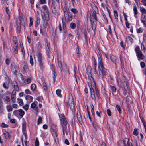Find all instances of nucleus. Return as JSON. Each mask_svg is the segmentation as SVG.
<instances>
[{"label": "nucleus", "mask_w": 146, "mask_h": 146, "mask_svg": "<svg viewBox=\"0 0 146 146\" xmlns=\"http://www.w3.org/2000/svg\"><path fill=\"white\" fill-rule=\"evenodd\" d=\"M98 69L99 72V74L97 72L96 73L98 76H99L100 74L101 73L103 77H104L107 75V70L106 69L104 66L103 62V60L100 54H98Z\"/></svg>", "instance_id": "obj_1"}, {"label": "nucleus", "mask_w": 146, "mask_h": 146, "mask_svg": "<svg viewBox=\"0 0 146 146\" xmlns=\"http://www.w3.org/2000/svg\"><path fill=\"white\" fill-rule=\"evenodd\" d=\"M26 19L24 16L22 14L19 15L18 19L16 21V24L17 26L18 29H21L20 25L25 27L26 25Z\"/></svg>", "instance_id": "obj_2"}, {"label": "nucleus", "mask_w": 146, "mask_h": 146, "mask_svg": "<svg viewBox=\"0 0 146 146\" xmlns=\"http://www.w3.org/2000/svg\"><path fill=\"white\" fill-rule=\"evenodd\" d=\"M37 56L39 66L40 67V69L42 70L44 67L43 57H42L41 54L40 53H38L37 54Z\"/></svg>", "instance_id": "obj_3"}, {"label": "nucleus", "mask_w": 146, "mask_h": 146, "mask_svg": "<svg viewBox=\"0 0 146 146\" xmlns=\"http://www.w3.org/2000/svg\"><path fill=\"white\" fill-rule=\"evenodd\" d=\"M60 120L61 121V123L62 125V129L63 132V135H64V130L65 127L64 126H66L67 123V121L65 118L64 115L63 114H61L59 115Z\"/></svg>", "instance_id": "obj_4"}, {"label": "nucleus", "mask_w": 146, "mask_h": 146, "mask_svg": "<svg viewBox=\"0 0 146 146\" xmlns=\"http://www.w3.org/2000/svg\"><path fill=\"white\" fill-rule=\"evenodd\" d=\"M25 113V112L21 109L15 110L13 112V114L15 115L20 118L23 117Z\"/></svg>", "instance_id": "obj_5"}, {"label": "nucleus", "mask_w": 146, "mask_h": 146, "mask_svg": "<svg viewBox=\"0 0 146 146\" xmlns=\"http://www.w3.org/2000/svg\"><path fill=\"white\" fill-rule=\"evenodd\" d=\"M13 43L14 50L15 53L17 54L18 53L19 46L17 38L16 36H13Z\"/></svg>", "instance_id": "obj_6"}, {"label": "nucleus", "mask_w": 146, "mask_h": 146, "mask_svg": "<svg viewBox=\"0 0 146 146\" xmlns=\"http://www.w3.org/2000/svg\"><path fill=\"white\" fill-rule=\"evenodd\" d=\"M87 82L89 88H92V86H94L96 85L95 82L92 76L89 77L88 79V80Z\"/></svg>", "instance_id": "obj_7"}, {"label": "nucleus", "mask_w": 146, "mask_h": 146, "mask_svg": "<svg viewBox=\"0 0 146 146\" xmlns=\"http://www.w3.org/2000/svg\"><path fill=\"white\" fill-rule=\"evenodd\" d=\"M26 123L25 122H23L22 124V131L23 134L25 136V138H27V134L26 131Z\"/></svg>", "instance_id": "obj_8"}, {"label": "nucleus", "mask_w": 146, "mask_h": 146, "mask_svg": "<svg viewBox=\"0 0 146 146\" xmlns=\"http://www.w3.org/2000/svg\"><path fill=\"white\" fill-rule=\"evenodd\" d=\"M52 127V128L51 130V133L54 137H57V134L56 126L53 125Z\"/></svg>", "instance_id": "obj_9"}, {"label": "nucleus", "mask_w": 146, "mask_h": 146, "mask_svg": "<svg viewBox=\"0 0 146 146\" xmlns=\"http://www.w3.org/2000/svg\"><path fill=\"white\" fill-rule=\"evenodd\" d=\"M129 141V139L127 138H125L123 141L119 142V146H126L127 143Z\"/></svg>", "instance_id": "obj_10"}, {"label": "nucleus", "mask_w": 146, "mask_h": 146, "mask_svg": "<svg viewBox=\"0 0 146 146\" xmlns=\"http://www.w3.org/2000/svg\"><path fill=\"white\" fill-rule=\"evenodd\" d=\"M11 69L12 72L15 74H16L18 68L17 66L14 64H11Z\"/></svg>", "instance_id": "obj_11"}, {"label": "nucleus", "mask_w": 146, "mask_h": 146, "mask_svg": "<svg viewBox=\"0 0 146 146\" xmlns=\"http://www.w3.org/2000/svg\"><path fill=\"white\" fill-rule=\"evenodd\" d=\"M72 100H73V99H71L70 100V99H69V106L70 109L72 111H74L75 110V106L74 104V102L72 101Z\"/></svg>", "instance_id": "obj_12"}, {"label": "nucleus", "mask_w": 146, "mask_h": 146, "mask_svg": "<svg viewBox=\"0 0 146 146\" xmlns=\"http://www.w3.org/2000/svg\"><path fill=\"white\" fill-rule=\"evenodd\" d=\"M57 60H58V67L60 68L61 71H62L63 70V67L64 65L62 64V62L60 60V58L58 56V54H57Z\"/></svg>", "instance_id": "obj_13"}, {"label": "nucleus", "mask_w": 146, "mask_h": 146, "mask_svg": "<svg viewBox=\"0 0 146 146\" xmlns=\"http://www.w3.org/2000/svg\"><path fill=\"white\" fill-rule=\"evenodd\" d=\"M42 17L43 20L45 21H47L49 19V13H42Z\"/></svg>", "instance_id": "obj_14"}, {"label": "nucleus", "mask_w": 146, "mask_h": 146, "mask_svg": "<svg viewBox=\"0 0 146 146\" xmlns=\"http://www.w3.org/2000/svg\"><path fill=\"white\" fill-rule=\"evenodd\" d=\"M36 102L37 104V102L36 101H35L34 102H33L31 104V108L35 110L37 112H38L39 111L38 109V107H36Z\"/></svg>", "instance_id": "obj_15"}, {"label": "nucleus", "mask_w": 146, "mask_h": 146, "mask_svg": "<svg viewBox=\"0 0 146 146\" xmlns=\"http://www.w3.org/2000/svg\"><path fill=\"white\" fill-rule=\"evenodd\" d=\"M77 117L78 120L80 124H82V120L81 115V114L80 111H78V112L77 115Z\"/></svg>", "instance_id": "obj_16"}, {"label": "nucleus", "mask_w": 146, "mask_h": 146, "mask_svg": "<svg viewBox=\"0 0 146 146\" xmlns=\"http://www.w3.org/2000/svg\"><path fill=\"white\" fill-rule=\"evenodd\" d=\"M90 88V89L91 97L93 100H95L96 98L94 89L92 87V88Z\"/></svg>", "instance_id": "obj_17"}, {"label": "nucleus", "mask_w": 146, "mask_h": 146, "mask_svg": "<svg viewBox=\"0 0 146 146\" xmlns=\"http://www.w3.org/2000/svg\"><path fill=\"white\" fill-rule=\"evenodd\" d=\"M25 98L28 102L30 103L32 101L33 97L31 96L27 95L25 96Z\"/></svg>", "instance_id": "obj_18"}, {"label": "nucleus", "mask_w": 146, "mask_h": 146, "mask_svg": "<svg viewBox=\"0 0 146 146\" xmlns=\"http://www.w3.org/2000/svg\"><path fill=\"white\" fill-rule=\"evenodd\" d=\"M50 68L52 71L53 74H54V77L53 78L54 82H55V76H56V74L55 73L54 67L52 64H51L50 65Z\"/></svg>", "instance_id": "obj_19"}, {"label": "nucleus", "mask_w": 146, "mask_h": 146, "mask_svg": "<svg viewBox=\"0 0 146 146\" xmlns=\"http://www.w3.org/2000/svg\"><path fill=\"white\" fill-rule=\"evenodd\" d=\"M136 55L139 58V60L140 59H143L145 57L144 56L143 54L141 52H139L138 53L136 54Z\"/></svg>", "instance_id": "obj_20"}, {"label": "nucleus", "mask_w": 146, "mask_h": 146, "mask_svg": "<svg viewBox=\"0 0 146 146\" xmlns=\"http://www.w3.org/2000/svg\"><path fill=\"white\" fill-rule=\"evenodd\" d=\"M32 80V78L31 77H30L25 79L23 81V83L25 84H28Z\"/></svg>", "instance_id": "obj_21"}, {"label": "nucleus", "mask_w": 146, "mask_h": 146, "mask_svg": "<svg viewBox=\"0 0 146 146\" xmlns=\"http://www.w3.org/2000/svg\"><path fill=\"white\" fill-rule=\"evenodd\" d=\"M134 5L133 6V11L134 12V16L137 19V16L136 15L138 13V11L135 5V4H134Z\"/></svg>", "instance_id": "obj_22"}, {"label": "nucleus", "mask_w": 146, "mask_h": 146, "mask_svg": "<svg viewBox=\"0 0 146 146\" xmlns=\"http://www.w3.org/2000/svg\"><path fill=\"white\" fill-rule=\"evenodd\" d=\"M3 135L5 138L7 139H10L11 136L10 133L7 132L5 131L3 133Z\"/></svg>", "instance_id": "obj_23"}, {"label": "nucleus", "mask_w": 146, "mask_h": 146, "mask_svg": "<svg viewBox=\"0 0 146 146\" xmlns=\"http://www.w3.org/2000/svg\"><path fill=\"white\" fill-rule=\"evenodd\" d=\"M110 59L111 61L114 63L116 64V57L112 55L110 56Z\"/></svg>", "instance_id": "obj_24"}, {"label": "nucleus", "mask_w": 146, "mask_h": 146, "mask_svg": "<svg viewBox=\"0 0 146 146\" xmlns=\"http://www.w3.org/2000/svg\"><path fill=\"white\" fill-rule=\"evenodd\" d=\"M141 17L142 19L141 20V21L143 23L146 21V15H143V13H142Z\"/></svg>", "instance_id": "obj_25"}, {"label": "nucleus", "mask_w": 146, "mask_h": 146, "mask_svg": "<svg viewBox=\"0 0 146 146\" xmlns=\"http://www.w3.org/2000/svg\"><path fill=\"white\" fill-rule=\"evenodd\" d=\"M94 73L95 74H96V73H97V72L96 71V66H97V63H96V60L95 59H94Z\"/></svg>", "instance_id": "obj_26"}, {"label": "nucleus", "mask_w": 146, "mask_h": 146, "mask_svg": "<svg viewBox=\"0 0 146 146\" xmlns=\"http://www.w3.org/2000/svg\"><path fill=\"white\" fill-rule=\"evenodd\" d=\"M116 108L119 113H122V111L121 109V107L119 105L117 104L116 105Z\"/></svg>", "instance_id": "obj_27"}, {"label": "nucleus", "mask_w": 146, "mask_h": 146, "mask_svg": "<svg viewBox=\"0 0 146 146\" xmlns=\"http://www.w3.org/2000/svg\"><path fill=\"white\" fill-rule=\"evenodd\" d=\"M42 7L44 11V13H49L48 8L47 6L46 5H44L42 6Z\"/></svg>", "instance_id": "obj_28"}, {"label": "nucleus", "mask_w": 146, "mask_h": 146, "mask_svg": "<svg viewBox=\"0 0 146 146\" xmlns=\"http://www.w3.org/2000/svg\"><path fill=\"white\" fill-rule=\"evenodd\" d=\"M6 108L7 111L9 112L12 111L13 108L11 105H7L6 106Z\"/></svg>", "instance_id": "obj_29"}, {"label": "nucleus", "mask_w": 146, "mask_h": 146, "mask_svg": "<svg viewBox=\"0 0 146 146\" xmlns=\"http://www.w3.org/2000/svg\"><path fill=\"white\" fill-rule=\"evenodd\" d=\"M126 40L127 42H130L131 43L133 42V39L129 36H127L126 37Z\"/></svg>", "instance_id": "obj_30"}, {"label": "nucleus", "mask_w": 146, "mask_h": 146, "mask_svg": "<svg viewBox=\"0 0 146 146\" xmlns=\"http://www.w3.org/2000/svg\"><path fill=\"white\" fill-rule=\"evenodd\" d=\"M61 90L59 89H58L56 90V93L57 95L60 97H62V95L61 94Z\"/></svg>", "instance_id": "obj_31"}, {"label": "nucleus", "mask_w": 146, "mask_h": 146, "mask_svg": "<svg viewBox=\"0 0 146 146\" xmlns=\"http://www.w3.org/2000/svg\"><path fill=\"white\" fill-rule=\"evenodd\" d=\"M17 100L20 106H22L23 105V101L22 99L17 98Z\"/></svg>", "instance_id": "obj_32"}, {"label": "nucleus", "mask_w": 146, "mask_h": 146, "mask_svg": "<svg viewBox=\"0 0 146 146\" xmlns=\"http://www.w3.org/2000/svg\"><path fill=\"white\" fill-rule=\"evenodd\" d=\"M14 82H15V84H16V85H14L13 86V88L15 90H14L17 91H18L19 90V88L17 85V82H13V83Z\"/></svg>", "instance_id": "obj_33"}, {"label": "nucleus", "mask_w": 146, "mask_h": 146, "mask_svg": "<svg viewBox=\"0 0 146 146\" xmlns=\"http://www.w3.org/2000/svg\"><path fill=\"white\" fill-rule=\"evenodd\" d=\"M36 48L38 50H40L41 48V45L40 41L38 43L36 44Z\"/></svg>", "instance_id": "obj_34"}, {"label": "nucleus", "mask_w": 146, "mask_h": 146, "mask_svg": "<svg viewBox=\"0 0 146 146\" xmlns=\"http://www.w3.org/2000/svg\"><path fill=\"white\" fill-rule=\"evenodd\" d=\"M3 111V102L0 100V113H2Z\"/></svg>", "instance_id": "obj_35"}, {"label": "nucleus", "mask_w": 146, "mask_h": 146, "mask_svg": "<svg viewBox=\"0 0 146 146\" xmlns=\"http://www.w3.org/2000/svg\"><path fill=\"white\" fill-rule=\"evenodd\" d=\"M135 51L136 52V54L138 53L139 52H141L139 47V46H136L135 48Z\"/></svg>", "instance_id": "obj_36"}, {"label": "nucleus", "mask_w": 146, "mask_h": 146, "mask_svg": "<svg viewBox=\"0 0 146 146\" xmlns=\"http://www.w3.org/2000/svg\"><path fill=\"white\" fill-rule=\"evenodd\" d=\"M92 88H94L95 89V91L96 92V94L97 96L98 97L99 95V91L97 88H96V85L94 86H92Z\"/></svg>", "instance_id": "obj_37"}, {"label": "nucleus", "mask_w": 146, "mask_h": 146, "mask_svg": "<svg viewBox=\"0 0 146 146\" xmlns=\"http://www.w3.org/2000/svg\"><path fill=\"white\" fill-rule=\"evenodd\" d=\"M114 13L115 19L118 20V15L117 12L116 10H114Z\"/></svg>", "instance_id": "obj_38"}, {"label": "nucleus", "mask_w": 146, "mask_h": 146, "mask_svg": "<svg viewBox=\"0 0 146 146\" xmlns=\"http://www.w3.org/2000/svg\"><path fill=\"white\" fill-rule=\"evenodd\" d=\"M70 27L72 29H75L76 26V24L73 23H71L70 24Z\"/></svg>", "instance_id": "obj_39"}, {"label": "nucleus", "mask_w": 146, "mask_h": 146, "mask_svg": "<svg viewBox=\"0 0 146 146\" xmlns=\"http://www.w3.org/2000/svg\"><path fill=\"white\" fill-rule=\"evenodd\" d=\"M29 19L30 22L29 25V27H31L33 24V18L31 17H30Z\"/></svg>", "instance_id": "obj_40"}, {"label": "nucleus", "mask_w": 146, "mask_h": 146, "mask_svg": "<svg viewBox=\"0 0 146 146\" xmlns=\"http://www.w3.org/2000/svg\"><path fill=\"white\" fill-rule=\"evenodd\" d=\"M133 134L135 136H137L139 134L138 129L137 128H135L133 132Z\"/></svg>", "instance_id": "obj_41"}, {"label": "nucleus", "mask_w": 146, "mask_h": 146, "mask_svg": "<svg viewBox=\"0 0 146 146\" xmlns=\"http://www.w3.org/2000/svg\"><path fill=\"white\" fill-rule=\"evenodd\" d=\"M70 11L74 14H77L78 13V10L75 8H72L70 10Z\"/></svg>", "instance_id": "obj_42"}, {"label": "nucleus", "mask_w": 146, "mask_h": 146, "mask_svg": "<svg viewBox=\"0 0 146 146\" xmlns=\"http://www.w3.org/2000/svg\"><path fill=\"white\" fill-rule=\"evenodd\" d=\"M140 11L143 14H146V9L144 8L140 7Z\"/></svg>", "instance_id": "obj_43"}, {"label": "nucleus", "mask_w": 146, "mask_h": 146, "mask_svg": "<svg viewBox=\"0 0 146 146\" xmlns=\"http://www.w3.org/2000/svg\"><path fill=\"white\" fill-rule=\"evenodd\" d=\"M31 90L32 91H35L36 89V85L35 84H32L31 86Z\"/></svg>", "instance_id": "obj_44"}, {"label": "nucleus", "mask_w": 146, "mask_h": 146, "mask_svg": "<svg viewBox=\"0 0 146 146\" xmlns=\"http://www.w3.org/2000/svg\"><path fill=\"white\" fill-rule=\"evenodd\" d=\"M42 118L41 117H39L38 119L37 125H39L42 122Z\"/></svg>", "instance_id": "obj_45"}, {"label": "nucleus", "mask_w": 146, "mask_h": 146, "mask_svg": "<svg viewBox=\"0 0 146 146\" xmlns=\"http://www.w3.org/2000/svg\"><path fill=\"white\" fill-rule=\"evenodd\" d=\"M30 63L31 64V66L33 65V62L32 56L31 55L30 56Z\"/></svg>", "instance_id": "obj_46"}, {"label": "nucleus", "mask_w": 146, "mask_h": 146, "mask_svg": "<svg viewBox=\"0 0 146 146\" xmlns=\"http://www.w3.org/2000/svg\"><path fill=\"white\" fill-rule=\"evenodd\" d=\"M110 88L111 90L114 92H116V88L113 86H110Z\"/></svg>", "instance_id": "obj_47"}, {"label": "nucleus", "mask_w": 146, "mask_h": 146, "mask_svg": "<svg viewBox=\"0 0 146 146\" xmlns=\"http://www.w3.org/2000/svg\"><path fill=\"white\" fill-rule=\"evenodd\" d=\"M10 62V59L9 58H7L5 60V63L7 65H9Z\"/></svg>", "instance_id": "obj_48"}, {"label": "nucleus", "mask_w": 146, "mask_h": 146, "mask_svg": "<svg viewBox=\"0 0 146 146\" xmlns=\"http://www.w3.org/2000/svg\"><path fill=\"white\" fill-rule=\"evenodd\" d=\"M91 112L93 116H94L95 115V112L94 109V106L92 105V106H91Z\"/></svg>", "instance_id": "obj_49"}, {"label": "nucleus", "mask_w": 146, "mask_h": 146, "mask_svg": "<svg viewBox=\"0 0 146 146\" xmlns=\"http://www.w3.org/2000/svg\"><path fill=\"white\" fill-rule=\"evenodd\" d=\"M24 109L26 111H27L29 108V105L26 104L23 107Z\"/></svg>", "instance_id": "obj_50"}, {"label": "nucleus", "mask_w": 146, "mask_h": 146, "mask_svg": "<svg viewBox=\"0 0 146 146\" xmlns=\"http://www.w3.org/2000/svg\"><path fill=\"white\" fill-rule=\"evenodd\" d=\"M43 86L44 89L45 91H46L47 90L46 85L45 82H43Z\"/></svg>", "instance_id": "obj_51"}, {"label": "nucleus", "mask_w": 146, "mask_h": 146, "mask_svg": "<svg viewBox=\"0 0 146 146\" xmlns=\"http://www.w3.org/2000/svg\"><path fill=\"white\" fill-rule=\"evenodd\" d=\"M9 126L7 124H5L3 123H2L1 124V127L3 128H7Z\"/></svg>", "instance_id": "obj_52"}, {"label": "nucleus", "mask_w": 146, "mask_h": 146, "mask_svg": "<svg viewBox=\"0 0 146 146\" xmlns=\"http://www.w3.org/2000/svg\"><path fill=\"white\" fill-rule=\"evenodd\" d=\"M39 141L37 138L36 139L35 142V146H39Z\"/></svg>", "instance_id": "obj_53"}, {"label": "nucleus", "mask_w": 146, "mask_h": 146, "mask_svg": "<svg viewBox=\"0 0 146 146\" xmlns=\"http://www.w3.org/2000/svg\"><path fill=\"white\" fill-rule=\"evenodd\" d=\"M4 99L7 102H9L10 100V98L8 96H6L4 97Z\"/></svg>", "instance_id": "obj_54"}, {"label": "nucleus", "mask_w": 146, "mask_h": 146, "mask_svg": "<svg viewBox=\"0 0 146 146\" xmlns=\"http://www.w3.org/2000/svg\"><path fill=\"white\" fill-rule=\"evenodd\" d=\"M96 114L100 118L101 117V112L99 110V111H97L96 112Z\"/></svg>", "instance_id": "obj_55"}, {"label": "nucleus", "mask_w": 146, "mask_h": 146, "mask_svg": "<svg viewBox=\"0 0 146 146\" xmlns=\"http://www.w3.org/2000/svg\"><path fill=\"white\" fill-rule=\"evenodd\" d=\"M36 100L42 102V100H43V97L42 96L38 97L36 98Z\"/></svg>", "instance_id": "obj_56"}, {"label": "nucleus", "mask_w": 146, "mask_h": 146, "mask_svg": "<svg viewBox=\"0 0 146 146\" xmlns=\"http://www.w3.org/2000/svg\"><path fill=\"white\" fill-rule=\"evenodd\" d=\"M141 2L142 5L146 6V0H141Z\"/></svg>", "instance_id": "obj_57"}, {"label": "nucleus", "mask_w": 146, "mask_h": 146, "mask_svg": "<svg viewBox=\"0 0 146 146\" xmlns=\"http://www.w3.org/2000/svg\"><path fill=\"white\" fill-rule=\"evenodd\" d=\"M11 98L12 101L13 103H14L15 102L16 96H11Z\"/></svg>", "instance_id": "obj_58"}, {"label": "nucleus", "mask_w": 146, "mask_h": 146, "mask_svg": "<svg viewBox=\"0 0 146 146\" xmlns=\"http://www.w3.org/2000/svg\"><path fill=\"white\" fill-rule=\"evenodd\" d=\"M143 30L141 28H140L138 29H137V32L138 33H142L143 32Z\"/></svg>", "instance_id": "obj_59"}, {"label": "nucleus", "mask_w": 146, "mask_h": 146, "mask_svg": "<svg viewBox=\"0 0 146 146\" xmlns=\"http://www.w3.org/2000/svg\"><path fill=\"white\" fill-rule=\"evenodd\" d=\"M107 113L109 116H110L111 114V112L110 110H107Z\"/></svg>", "instance_id": "obj_60"}, {"label": "nucleus", "mask_w": 146, "mask_h": 146, "mask_svg": "<svg viewBox=\"0 0 146 146\" xmlns=\"http://www.w3.org/2000/svg\"><path fill=\"white\" fill-rule=\"evenodd\" d=\"M140 66L141 67L143 68H144L145 66V63L143 62H142L140 63Z\"/></svg>", "instance_id": "obj_61"}, {"label": "nucleus", "mask_w": 146, "mask_h": 146, "mask_svg": "<svg viewBox=\"0 0 146 146\" xmlns=\"http://www.w3.org/2000/svg\"><path fill=\"white\" fill-rule=\"evenodd\" d=\"M25 93L26 94H31L30 91L28 89H26L25 90Z\"/></svg>", "instance_id": "obj_62"}, {"label": "nucleus", "mask_w": 146, "mask_h": 146, "mask_svg": "<svg viewBox=\"0 0 146 146\" xmlns=\"http://www.w3.org/2000/svg\"><path fill=\"white\" fill-rule=\"evenodd\" d=\"M126 25V27L128 28H130V24L127 21L125 22Z\"/></svg>", "instance_id": "obj_63"}, {"label": "nucleus", "mask_w": 146, "mask_h": 146, "mask_svg": "<svg viewBox=\"0 0 146 146\" xmlns=\"http://www.w3.org/2000/svg\"><path fill=\"white\" fill-rule=\"evenodd\" d=\"M92 125H93V127H94V128L96 129V128H97V124H96V123H92Z\"/></svg>", "instance_id": "obj_64"}]
</instances>
